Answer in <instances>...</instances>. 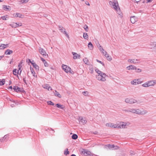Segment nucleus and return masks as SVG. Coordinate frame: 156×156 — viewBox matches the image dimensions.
Listing matches in <instances>:
<instances>
[{"label": "nucleus", "mask_w": 156, "mask_h": 156, "mask_svg": "<svg viewBox=\"0 0 156 156\" xmlns=\"http://www.w3.org/2000/svg\"><path fill=\"white\" fill-rule=\"evenodd\" d=\"M109 4L111 7L115 10L119 15L121 17H122V14L118 2L116 0L109 1Z\"/></svg>", "instance_id": "1"}, {"label": "nucleus", "mask_w": 156, "mask_h": 156, "mask_svg": "<svg viewBox=\"0 0 156 156\" xmlns=\"http://www.w3.org/2000/svg\"><path fill=\"white\" fill-rule=\"evenodd\" d=\"M95 71L98 74V75L97 76V79L100 80H101L103 81H105L106 80V74L99 70L98 69H96Z\"/></svg>", "instance_id": "2"}, {"label": "nucleus", "mask_w": 156, "mask_h": 156, "mask_svg": "<svg viewBox=\"0 0 156 156\" xmlns=\"http://www.w3.org/2000/svg\"><path fill=\"white\" fill-rule=\"evenodd\" d=\"M129 112L133 113H136L139 115H144L147 113V111L144 110H140L139 109H132L129 110Z\"/></svg>", "instance_id": "3"}, {"label": "nucleus", "mask_w": 156, "mask_h": 156, "mask_svg": "<svg viewBox=\"0 0 156 156\" xmlns=\"http://www.w3.org/2000/svg\"><path fill=\"white\" fill-rule=\"evenodd\" d=\"M81 154L85 156H93L94 154L90 151L85 149H82L81 151Z\"/></svg>", "instance_id": "4"}, {"label": "nucleus", "mask_w": 156, "mask_h": 156, "mask_svg": "<svg viewBox=\"0 0 156 156\" xmlns=\"http://www.w3.org/2000/svg\"><path fill=\"white\" fill-rule=\"evenodd\" d=\"M63 69L66 73L69 72L71 74H73V71L71 69V68L66 65H63L62 66Z\"/></svg>", "instance_id": "5"}, {"label": "nucleus", "mask_w": 156, "mask_h": 156, "mask_svg": "<svg viewBox=\"0 0 156 156\" xmlns=\"http://www.w3.org/2000/svg\"><path fill=\"white\" fill-rule=\"evenodd\" d=\"M155 84H156V82L155 81H150L144 83L142 85L144 87H147L153 86Z\"/></svg>", "instance_id": "6"}, {"label": "nucleus", "mask_w": 156, "mask_h": 156, "mask_svg": "<svg viewBox=\"0 0 156 156\" xmlns=\"http://www.w3.org/2000/svg\"><path fill=\"white\" fill-rule=\"evenodd\" d=\"M22 63H20L18 65L19 70H17L16 69H14L13 71V73L15 75H17L18 74H20L22 71L21 68L22 67Z\"/></svg>", "instance_id": "7"}, {"label": "nucleus", "mask_w": 156, "mask_h": 156, "mask_svg": "<svg viewBox=\"0 0 156 156\" xmlns=\"http://www.w3.org/2000/svg\"><path fill=\"white\" fill-rule=\"evenodd\" d=\"M127 124L126 122H120L119 123L117 124V128H126Z\"/></svg>", "instance_id": "8"}, {"label": "nucleus", "mask_w": 156, "mask_h": 156, "mask_svg": "<svg viewBox=\"0 0 156 156\" xmlns=\"http://www.w3.org/2000/svg\"><path fill=\"white\" fill-rule=\"evenodd\" d=\"M59 29L61 32L62 33L66 36L67 37V38H69V36L66 31L65 29L62 26H60L59 27Z\"/></svg>", "instance_id": "9"}, {"label": "nucleus", "mask_w": 156, "mask_h": 156, "mask_svg": "<svg viewBox=\"0 0 156 156\" xmlns=\"http://www.w3.org/2000/svg\"><path fill=\"white\" fill-rule=\"evenodd\" d=\"M142 83V82L140 79H134L131 82V83L133 85H134L140 84Z\"/></svg>", "instance_id": "10"}, {"label": "nucleus", "mask_w": 156, "mask_h": 156, "mask_svg": "<svg viewBox=\"0 0 156 156\" xmlns=\"http://www.w3.org/2000/svg\"><path fill=\"white\" fill-rule=\"evenodd\" d=\"M39 51L40 53L44 57L48 56V54L46 53L45 51L43 48H40L39 50Z\"/></svg>", "instance_id": "11"}, {"label": "nucleus", "mask_w": 156, "mask_h": 156, "mask_svg": "<svg viewBox=\"0 0 156 156\" xmlns=\"http://www.w3.org/2000/svg\"><path fill=\"white\" fill-rule=\"evenodd\" d=\"M106 126L107 127L113 128H117V124H114L111 123H108L106 124Z\"/></svg>", "instance_id": "12"}, {"label": "nucleus", "mask_w": 156, "mask_h": 156, "mask_svg": "<svg viewBox=\"0 0 156 156\" xmlns=\"http://www.w3.org/2000/svg\"><path fill=\"white\" fill-rule=\"evenodd\" d=\"M29 62L32 64L34 68L36 70H39V67L37 64L35 63L34 61H31L30 59H28Z\"/></svg>", "instance_id": "13"}, {"label": "nucleus", "mask_w": 156, "mask_h": 156, "mask_svg": "<svg viewBox=\"0 0 156 156\" xmlns=\"http://www.w3.org/2000/svg\"><path fill=\"white\" fill-rule=\"evenodd\" d=\"M125 101L127 103L132 104L136 102V101L132 98H126L125 100Z\"/></svg>", "instance_id": "14"}, {"label": "nucleus", "mask_w": 156, "mask_h": 156, "mask_svg": "<svg viewBox=\"0 0 156 156\" xmlns=\"http://www.w3.org/2000/svg\"><path fill=\"white\" fill-rule=\"evenodd\" d=\"M42 87L44 89H47L48 91L51 90L52 88L48 84H45L42 85Z\"/></svg>", "instance_id": "15"}, {"label": "nucleus", "mask_w": 156, "mask_h": 156, "mask_svg": "<svg viewBox=\"0 0 156 156\" xmlns=\"http://www.w3.org/2000/svg\"><path fill=\"white\" fill-rule=\"evenodd\" d=\"M73 58L74 59H76L78 58H80V55L76 53L73 52Z\"/></svg>", "instance_id": "16"}, {"label": "nucleus", "mask_w": 156, "mask_h": 156, "mask_svg": "<svg viewBox=\"0 0 156 156\" xmlns=\"http://www.w3.org/2000/svg\"><path fill=\"white\" fill-rule=\"evenodd\" d=\"M79 120L80 122L83 124H86L87 122V121L85 119H83L82 117H79Z\"/></svg>", "instance_id": "17"}, {"label": "nucleus", "mask_w": 156, "mask_h": 156, "mask_svg": "<svg viewBox=\"0 0 156 156\" xmlns=\"http://www.w3.org/2000/svg\"><path fill=\"white\" fill-rule=\"evenodd\" d=\"M138 59H129L128 60V62H130L131 63H138Z\"/></svg>", "instance_id": "18"}, {"label": "nucleus", "mask_w": 156, "mask_h": 156, "mask_svg": "<svg viewBox=\"0 0 156 156\" xmlns=\"http://www.w3.org/2000/svg\"><path fill=\"white\" fill-rule=\"evenodd\" d=\"M130 20L132 23H134L136 21V19L135 16H132L130 18Z\"/></svg>", "instance_id": "19"}, {"label": "nucleus", "mask_w": 156, "mask_h": 156, "mask_svg": "<svg viewBox=\"0 0 156 156\" xmlns=\"http://www.w3.org/2000/svg\"><path fill=\"white\" fill-rule=\"evenodd\" d=\"M127 68L129 70L136 69V67L132 65L127 66Z\"/></svg>", "instance_id": "20"}, {"label": "nucleus", "mask_w": 156, "mask_h": 156, "mask_svg": "<svg viewBox=\"0 0 156 156\" xmlns=\"http://www.w3.org/2000/svg\"><path fill=\"white\" fill-rule=\"evenodd\" d=\"M13 16L14 17H19L22 18V15L20 13H14L12 14Z\"/></svg>", "instance_id": "21"}, {"label": "nucleus", "mask_w": 156, "mask_h": 156, "mask_svg": "<svg viewBox=\"0 0 156 156\" xmlns=\"http://www.w3.org/2000/svg\"><path fill=\"white\" fill-rule=\"evenodd\" d=\"M13 53V51L9 49H8L5 51V54L6 55H9Z\"/></svg>", "instance_id": "22"}, {"label": "nucleus", "mask_w": 156, "mask_h": 156, "mask_svg": "<svg viewBox=\"0 0 156 156\" xmlns=\"http://www.w3.org/2000/svg\"><path fill=\"white\" fill-rule=\"evenodd\" d=\"M41 61L43 62L45 67H48V64L47 62L42 58L41 57Z\"/></svg>", "instance_id": "23"}, {"label": "nucleus", "mask_w": 156, "mask_h": 156, "mask_svg": "<svg viewBox=\"0 0 156 156\" xmlns=\"http://www.w3.org/2000/svg\"><path fill=\"white\" fill-rule=\"evenodd\" d=\"M13 89L17 92L21 91L20 89L16 86H15L13 87Z\"/></svg>", "instance_id": "24"}, {"label": "nucleus", "mask_w": 156, "mask_h": 156, "mask_svg": "<svg viewBox=\"0 0 156 156\" xmlns=\"http://www.w3.org/2000/svg\"><path fill=\"white\" fill-rule=\"evenodd\" d=\"M108 147L110 149H112L113 148H115V149H117L118 148V147L115 146L114 145H111L109 144L108 145Z\"/></svg>", "instance_id": "25"}, {"label": "nucleus", "mask_w": 156, "mask_h": 156, "mask_svg": "<svg viewBox=\"0 0 156 156\" xmlns=\"http://www.w3.org/2000/svg\"><path fill=\"white\" fill-rule=\"evenodd\" d=\"M30 70H31V73H32V74L33 75L34 77H37V76L36 75L34 71V69H33L31 68V67H30Z\"/></svg>", "instance_id": "26"}, {"label": "nucleus", "mask_w": 156, "mask_h": 156, "mask_svg": "<svg viewBox=\"0 0 156 156\" xmlns=\"http://www.w3.org/2000/svg\"><path fill=\"white\" fill-rule=\"evenodd\" d=\"M88 47L89 48L90 50H93V46L90 42L88 43Z\"/></svg>", "instance_id": "27"}, {"label": "nucleus", "mask_w": 156, "mask_h": 156, "mask_svg": "<svg viewBox=\"0 0 156 156\" xmlns=\"http://www.w3.org/2000/svg\"><path fill=\"white\" fill-rule=\"evenodd\" d=\"M8 44H2L1 45H0V49H4L5 48H6L8 46Z\"/></svg>", "instance_id": "28"}, {"label": "nucleus", "mask_w": 156, "mask_h": 156, "mask_svg": "<svg viewBox=\"0 0 156 156\" xmlns=\"http://www.w3.org/2000/svg\"><path fill=\"white\" fill-rule=\"evenodd\" d=\"M97 46L99 49L101 51H102H102L104 52V51H105L103 49V48L101 47L100 44H97Z\"/></svg>", "instance_id": "29"}, {"label": "nucleus", "mask_w": 156, "mask_h": 156, "mask_svg": "<svg viewBox=\"0 0 156 156\" xmlns=\"http://www.w3.org/2000/svg\"><path fill=\"white\" fill-rule=\"evenodd\" d=\"M5 83V79H3L2 80H0V86L4 85Z\"/></svg>", "instance_id": "30"}, {"label": "nucleus", "mask_w": 156, "mask_h": 156, "mask_svg": "<svg viewBox=\"0 0 156 156\" xmlns=\"http://www.w3.org/2000/svg\"><path fill=\"white\" fill-rule=\"evenodd\" d=\"M56 105L57 107H58L59 108L62 109H63L64 108V106L63 105H61L59 104H56Z\"/></svg>", "instance_id": "31"}, {"label": "nucleus", "mask_w": 156, "mask_h": 156, "mask_svg": "<svg viewBox=\"0 0 156 156\" xmlns=\"http://www.w3.org/2000/svg\"><path fill=\"white\" fill-rule=\"evenodd\" d=\"M55 96H57L59 98H61V95L59 94V93L57 92L56 90L55 91Z\"/></svg>", "instance_id": "32"}, {"label": "nucleus", "mask_w": 156, "mask_h": 156, "mask_svg": "<svg viewBox=\"0 0 156 156\" xmlns=\"http://www.w3.org/2000/svg\"><path fill=\"white\" fill-rule=\"evenodd\" d=\"M12 27H19V26L18 25V23H14L12 25Z\"/></svg>", "instance_id": "33"}, {"label": "nucleus", "mask_w": 156, "mask_h": 156, "mask_svg": "<svg viewBox=\"0 0 156 156\" xmlns=\"http://www.w3.org/2000/svg\"><path fill=\"white\" fill-rule=\"evenodd\" d=\"M83 37L84 39H87V38L88 37V35L86 33H83Z\"/></svg>", "instance_id": "34"}, {"label": "nucleus", "mask_w": 156, "mask_h": 156, "mask_svg": "<svg viewBox=\"0 0 156 156\" xmlns=\"http://www.w3.org/2000/svg\"><path fill=\"white\" fill-rule=\"evenodd\" d=\"M72 138L73 139H76L77 138L78 136L76 134H74L72 136Z\"/></svg>", "instance_id": "35"}, {"label": "nucleus", "mask_w": 156, "mask_h": 156, "mask_svg": "<svg viewBox=\"0 0 156 156\" xmlns=\"http://www.w3.org/2000/svg\"><path fill=\"white\" fill-rule=\"evenodd\" d=\"M102 53H103V54L105 55L106 58L109 56L107 54V52L105 51H104V52L102 51Z\"/></svg>", "instance_id": "36"}, {"label": "nucleus", "mask_w": 156, "mask_h": 156, "mask_svg": "<svg viewBox=\"0 0 156 156\" xmlns=\"http://www.w3.org/2000/svg\"><path fill=\"white\" fill-rule=\"evenodd\" d=\"M9 6H7L6 5H3V8L5 10H7L9 9L8 7H9Z\"/></svg>", "instance_id": "37"}, {"label": "nucleus", "mask_w": 156, "mask_h": 156, "mask_svg": "<svg viewBox=\"0 0 156 156\" xmlns=\"http://www.w3.org/2000/svg\"><path fill=\"white\" fill-rule=\"evenodd\" d=\"M83 62L86 64H87L88 62V60L87 58H85L83 59Z\"/></svg>", "instance_id": "38"}, {"label": "nucleus", "mask_w": 156, "mask_h": 156, "mask_svg": "<svg viewBox=\"0 0 156 156\" xmlns=\"http://www.w3.org/2000/svg\"><path fill=\"white\" fill-rule=\"evenodd\" d=\"M69 151H68V149H66V150L64 152V154L66 155H67L69 154Z\"/></svg>", "instance_id": "39"}, {"label": "nucleus", "mask_w": 156, "mask_h": 156, "mask_svg": "<svg viewBox=\"0 0 156 156\" xmlns=\"http://www.w3.org/2000/svg\"><path fill=\"white\" fill-rule=\"evenodd\" d=\"M29 0H21V2L22 3H26Z\"/></svg>", "instance_id": "40"}, {"label": "nucleus", "mask_w": 156, "mask_h": 156, "mask_svg": "<svg viewBox=\"0 0 156 156\" xmlns=\"http://www.w3.org/2000/svg\"><path fill=\"white\" fill-rule=\"evenodd\" d=\"M135 70L136 72L137 73L140 72L142 71L141 69H137L136 68V69Z\"/></svg>", "instance_id": "41"}, {"label": "nucleus", "mask_w": 156, "mask_h": 156, "mask_svg": "<svg viewBox=\"0 0 156 156\" xmlns=\"http://www.w3.org/2000/svg\"><path fill=\"white\" fill-rule=\"evenodd\" d=\"M47 103L48 105H54V104L51 101H48L47 102Z\"/></svg>", "instance_id": "42"}, {"label": "nucleus", "mask_w": 156, "mask_h": 156, "mask_svg": "<svg viewBox=\"0 0 156 156\" xmlns=\"http://www.w3.org/2000/svg\"><path fill=\"white\" fill-rule=\"evenodd\" d=\"M83 94L84 95L86 96L88 95V92L87 91H84L83 92Z\"/></svg>", "instance_id": "43"}, {"label": "nucleus", "mask_w": 156, "mask_h": 156, "mask_svg": "<svg viewBox=\"0 0 156 156\" xmlns=\"http://www.w3.org/2000/svg\"><path fill=\"white\" fill-rule=\"evenodd\" d=\"M109 61H111L112 60V58L110 56H108V57L106 58Z\"/></svg>", "instance_id": "44"}, {"label": "nucleus", "mask_w": 156, "mask_h": 156, "mask_svg": "<svg viewBox=\"0 0 156 156\" xmlns=\"http://www.w3.org/2000/svg\"><path fill=\"white\" fill-rule=\"evenodd\" d=\"M1 18L3 20H6L5 16H3L1 17Z\"/></svg>", "instance_id": "45"}, {"label": "nucleus", "mask_w": 156, "mask_h": 156, "mask_svg": "<svg viewBox=\"0 0 156 156\" xmlns=\"http://www.w3.org/2000/svg\"><path fill=\"white\" fill-rule=\"evenodd\" d=\"M97 61L98 62H99V63L102 64L103 65H104V64L101 61H99L98 60H97Z\"/></svg>", "instance_id": "46"}, {"label": "nucleus", "mask_w": 156, "mask_h": 156, "mask_svg": "<svg viewBox=\"0 0 156 156\" xmlns=\"http://www.w3.org/2000/svg\"><path fill=\"white\" fill-rule=\"evenodd\" d=\"M18 25L19 26V27L21 26L22 25V23H18Z\"/></svg>", "instance_id": "47"}, {"label": "nucleus", "mask_w": 156, "mask_h": 156, "mask_svg": "<svg viewBox=\"0 0 156 156\" xmlns=\"http://www.w3.org/2000/svg\"><path fill=\"white\" fill-rule=\"evenodd\" d=\"M85 4L87 5H88L89 6L90 5V4L89 3L87 2H85Z\"/></svg>", "instance_id": "48"}, {"label": "nucleus", "mask_w": 156, "mask_h": 156, "mask_svg": "<svg viewBox=\"0 0 156 156\" xmlns=\"http://www.w3.org/2000/svg\"><path fill=\"white\" fill-rule=\"evenodd\" d=\"M88 29V26H86V28H85V29L86 30V31H88L87 30V29Z\"/></svg>", "instance_id": "49"}, {"label": "nucleus", "mask_w": 156, "mask_h": 156, "mask_svg": "<svg viewBox=\"0 0 156 156\" xmlns=\"http://www.w3.org/2000/svg\"><path fill=\"white\" fill-rule=\"evenodd\" d=\"M3 57V56H0V60L2 59V58Z\"/></svg>", "instance_id": "50"}, {"label": "nucleus", "mask_w": 156, "mask_h": 156, "mask_svg": "<svg viewBox=\"0 0 156 156\" xmlns=\"http://www.w3.org/2000/svg\"><path fill=\"white\" fill-rule=\"evenodd\" d=\"M7 137H8V136L7 135H5L3 137V138H6Z\"/></svg>", "instance_id": "51"}, {"label": "nucleus", "mask_w": 156, "mask_h": 156, "mask_svg": "<svg viewBox=\"0 0 156 156\" xmlns=\"http://www.w3.org/2000/svg\"><path fill=\"white\" fill-rule=\"evenodd\" d=\"M154 44L155 45V46H154V48L155 49V50L156 51V43H155V44Z\"/></svg>", "instance_id": "52"}, {"label": "nucleus", "mask_w": 156, "mask_h": 156, "mask_svg": "<svg viewBox=\"0 0 156 156\" xmlns=\"http://www.w3.org/2000/svg\"><path fill=\"white\" fill-rule=\"evenodd\" d=\"M8 89H12V86H10L9 87V88H8Z\"/></svg>", "instance_id": "53"}, {"label": "nucleus", "mask_w": 156, "mask_h": 156, "mask_svg": "<svg viewBox=\"0 0 156 156\" xmlns=\"http://www.w3.org/2000/svg\"><path fill=\"white\" fill-rule=\"evenodd\" d=\"M148 2H150L152 1V0H147Z\"/></svg>", "instance_id": "54"}, {"label": "nucleus", "mask_w": 156, "mask_h": 156, "mask_svg": "<svg viewBox=\"0 0 156 156\" xmlns=\"http://www.w3.org/2000/svg\"><path fill=\"white\" fill-rule=\"evenodd\" d=\"M71 156H76L74 154H72Z\"/></svg>", "instance_id": "55"}, {"label": "nucleus", "mask_w": 156, "mask_h": 156, "mask_svg": "<svg viewBox=\"0 0 156 156\" xmlns=\"http://www.w3.org/2000/svg\"><path fill=\"white\" fill-rule=\"evenodd\" d=\"M4 0H0V2H2Z\"/></svg>", "instance_id": "56"}, {"label": "nucleus", "mask_w": 156, "mask_h": 156, "mask_svg": "<svg viewBox=\"0 0 156 156\" xmlns=\"http://www.w3.org/2000/svg\"><path fill=\"white\" fill-rule=\"evenodd\" d=\"M11 62H10V64H11Z\"/></svg>", "instance_id": "57"}]
</instances>
